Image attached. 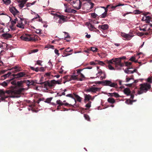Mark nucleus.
Masks as SVG:
<instances>
[{
    "label": "nucleus",
    "mask_w": 152,
    "mask_h": 152,
    "mask_svg": "<svg viewBox=\"0 0 152 152\" xmlns=\"http://www.w3.org/2000/svg\"><path fill=\"white\" fill-rule=\"evenodd\" d=\"M21 89L14 91L7 90L4 91L3 90H0V100L3 101L9 97L11 98H19L20 96L21 93Z\"/></svg>",
    "instance_id": "1"
},
{
    "label": "nucleus",
    "mask_w": 152,
    "mask_h": 152,
    "mask_svg": "<svg viewBox=\"0 0 152 152\" xmlns=\"http://www.w3.org/2000/svg\"><path fill=\"white\" fill-rule=\"evenodd\" d=\"M140 90L138 91L137 94H140L143 92H146L151 88V85L147 83H145L140 85Z\"/></svg>",
    "instance_id": "2"
},
{
    "label": "nucleus",
    "mask_w": 152,
    "mask_h": 152,
    "mask_svg": "<svg viewBox=\"0 0 152 152\" xmlns=\"http://www.w3.org/2000/svg\"><path fill=\"white\" fill-rule=\"evenodd\" d=\"M22 40L26 41H34L37 40V35H30L26 34V35H23L20 37Z\"/></svg>",
    "instance_id": "3"
},
{
    "label": "nucleus",
    "mask_w": 152,
    "mask_h": 152,
    "mask_svg": "<svg viewBox=\"0 0 152 152\" xmlns=\"http://www.w3.org/2000/svg\"><path fill=\"white\" fill-rule=\"evenodd\" d=\"M121 58H117L114 59V64L117 70H120L121 67L124 66V64L121 62Z\"/></svg>",
    "instance_id": "4"
},
{
    "label": "nucleus",
    "mask_w": 152,
    "mask_h": 152,
    "mask_svg": "<svg viewBox=\"0 0 152 152\" xmlns=\"http://www.w3.org/2000/svg\"><path fill=\"white\" fill-rule=\"evenodd\" d=\"M96 77L95 78H99L100 80H102L105 78L106 77V74L105 72L100 70L98 71V72L96 74ZM91 78H95L94 77H91Z\"/></svg>",
    "instance_id": "5"
},
{
    "label": "nucleus",
    "mask_w": 152,
    "mask_h": 152,
    "mask_svg": "<svg viewBox=\"0 0 152 152\" xmlns=\"http://www.w3.org/2000/svg\"><path fill=\"white\" fill-rule=\"evenodd\" d=\"M101 88L91 86L87 89L86 91L88 92L95 93L100 91Z\"/></svg>",
    "instance_id": "6"
},
{
    "label": "nucleus",
    "mask_w": 152,
    "mask_h": 152,
    "mask_svg": "<svg viewBox=\"0 0 152 152\" xmlns=\"http://www.w3.org/2000/svg\"><path fill=\"white\" fill-rule=\"evenodd\" d=\"M102 83L104 85L110 86L111 87H115L117 84L116 83H112L110 80H105L102 81Z\"/></svg>",
    "instance_id": "7"
},
{
    "label": "nucleus",
    "mask_w": 152,
    "mask_h": 152,
    "mask_svg": "<svg viewBox=\"0 0 152 152\" xmlns=\"http://www.w3.org/2000/svg\"><path fill=\"white\" fill-rule=\"evenodd\" d=\"M24 20V18H19L17 21V24L16 25L17 27L23 29L24 28V25L23 23V21Z\"/></svg>",
    "instance_id": "8"
},
{
    "label": "nucleus",
    "mask_w": 152,
    "mask_h": 152,
    "mask_svg": "<svg viewBox=\"0 0 152 152\" xmlns=\"http://www.w3.org/2000/svg\"><path fill=\"white\" fill-rule=\"evenodd\" d=\"M81 3L80 0H77L75 2H73L72 6L74 8L77 10H79L81 8Z\"/></svg>",
    "instance_id": "9"
},
{
    "label": "nucleus",
    "mask_w": 152,
    "mask_h": 152,
    "mask_svg": "<svg viewBox=\"0 0 152 152\" xmlns=\"http://www.w3.org/2000/svg\"><path fill=\"white\" fill-rule=\"evenodd\" d=\"M121 37L126 39L127 40H129L132 39L134 36L133 35H131L130 34H126L125 33L121 32Z\"/></svg>",
    "instance_id": "10"
},
{
    "label": "nucleus",
    "mask_w": 152,
    "mask_h": 152,
    "mask_svg": "<svg viewBox=\"0 0 152 152\" xmlns=\"http://www.w3.org/2000/svg\"><path fill=\"white\" fill-rule=\"evenodd\" d=\"M9 10L10 12L14 16L18 15L19 13V11L14 7H10Z\"/></svg>",
    "instance_id": "11"
},
{
    "label": "nucleus",
    "mask_w": 152,
    "mask_h": 152,
    "mask_svg": "<svg viewBox=\"0 0 152 152\" xmlns=\"http://www.w3.org/2000/svg\"><path fill=\"white\" fill-rule=\"evenodd\" d=\"M59 20L58 23H62L67 21L66 17L63 15H59Z\"/></svg>",
    "instance_id": "12"
},
{
    "label": "nucleus",
    "mask_w": 152,
    "mask_h": 152,
    "mask_svg": "<svg viewBox=\"0 0 152 152\" xmlns=\"http://www.w3.org/2000/svg\"><path fill=\"white\" fill-rule=\"evenodd\" d=\"M26 75V74L24 72H20L16 74H13L12 75L15 78H18L25 77Z\"/></svg>",
    "instance_id": "13"
},
{
    "label": "nucleus",
    "mask_w": 152,
    "mask_h": 152,
    "mask_svg": "<svg viewBox=\"0 0 152 152\" xmlns=\"http://www.w3.org/2000/svg\"><path fill=\"white\" fill-rule=\"evenodd\" d=\"M150 29V26L148 25H145L140 28V30L145 31H148Z\"/></svg>",
    "instance_id": "14"
},
{
    "label": "nucleus",
    "mask_w": 152,
    "mask_h": 152,
    "mask_svg": "<svg viewBox=\"0 0 152 152\" xmlns=\"http://www.w3.org/2000/svg\"><path fill=\"white\" fill-rule=\"evenodd\" d=\"M96 96H95L93 97H92L90 94H85L84 96V100L85 101H89L90 100H93L94 99V97Z\"/></svg>",
    "instance_id": "15"
},
{
    "label": "nucleus",
    "mask_w": 152,
    "mask_h": 152,
    "mask_svg": "<svg viewBox=\"0 0 152 152\" xmlns=\"http://www.w3.org/2000/svg\"><path fill=\"white\" fill-rule=\"evenodd\" d=\"M18 20V18H16L14 20H12L10 21V23L11 24V25L10 26V28L11 29H13V26L15 25V24L17 22Z\"/></svg>",
    "instance_id": "16"
},
{
    "label": "nucleus",
    "mask_w": 152,
    "mask_h": 152,
    "mask_svg": "<svg viewBox=\"0 0 152 152\" xmlns=\"http://www.w3.org/2000/svg\"><path fill=\"white\" fill-rule=\"evenodd\" d=\"M64 12H68V13H75L76 12V11L73 9H71L70 7H66V9H65L64 10Z\"/></svg>",
    "instance_id": "17"
},
{
    "label": "nucleus",
    "mask_w": 152,
    "mask_h": 152,
    "mask_svg": "<svg viewBox=\"0 0 152 152\" xmlns=\"http://www.w3.org/2000/svg\"><path fill=\"white\" fill-rule=\"evenodd\" d=\"M27 1V0H19L18 1L20 4H19V8L21 9L24 6V4L26 3Z\"/></svg>",
    "instance_id": "18"
},
{
    "label": "nucleus",
    "mask_w": 152,
    "mask_h": 152,
    "mask_svg": "<svg viewBox=\"0 0 152 152\" xmlns=\"http://www.w3.org/2000/svg\"><path fill=\"white\" fill-rule=\"evenodd\" d=\"M11 70H14L13 71L14 73H15L22 70L21 68L19 66H16L11 68Z\"/></svg>",
    "instance_id": "19"
},
{
    "label": "nucleus",
    "mask_w": 152,
    "mask_h": 152,
    "mask_svg": "<svg viewBox=\"0 0 152 152\" xmlns=\"http://www.w3.org/2000/svg\"><path fill=\"white\" fill-rule=\"evenodd\" d=\"M151 19V17L149 16H144L142 19V20L145 21L147 23H149Z\"/></svg>",
    "instance_id": "20"
},
{
    "label": "nucleus",
    "mask_w": 152,
    "mask_h": 152,
    "mask_svg": "<svg viewBox=\"0 0 152 152\" xmlns=\"http://www.w3.org/2000/svg\"><path fill=\"white\" fill-rule=\"evenodd\" d=\"M56 103L57 104H58L59 106H62L64 105L65 106H67L68 105H70L67 103H64L63 102H61L60 100H57L56 101Z\"/></svg>",
    "instance_id": "21"
},
{
    "label": "nucleus",
    "mask_w": 152,
    "mask_h": 152,
    "mask_svg": "<svg viewBox=\"0 0 152 152\" xmlns=\"http://www.w3.org/2000/svg\"><path fill=\"white\" fill-rule=\"evenodd\" d=\"M108 25L107 24H105L102 25H99L98 27L99 29H102L103 30H105L108 28Z\"/></svg>",
    "instance_id": "22"
},
{
    "label": "nucleus",
    "mask_w": 152,
    "mask_h": 152,
    "mask_svg": "<svg viewBox=\"0 0 152 152\" xmlns=\"http://www.w3.org/2000/svg\"><path fill=\"white\" fill-rule=\"evenodd\" d=\"M2 36L4 37V39H8L10 38H11L12 37V36L11 34L9 33H4L2 34Z\"/></svg>",
    "instance_id": "23"
},
{
    "label": "nucleus",
    "mask_w": 152,
    "mask_h": 152,
    "mask_svg": "<svg viewBox=\"0 0 152 152\" xmlns=\"http://www.w3.org/2000/svg\"><path fill=\"white\" fill-rule=\"evenodd\" d=\"M137 70L136 69H134L133 70H129V69H125L124 70L125 73L127 74H131L133 73L134 72H136Z\"/></svg>",
    "instance_id": "24"
},
{
    "label": "nucleus",
    "mask_w": 152,
    "mask_h": 152,
    "mask_svg": "<svg viewBox=\"0 0 152 152\" xmlns=\"http://www.w3.org/2000/svg\"><path fill=\"white\" fill-rule=\"evenodd\" d=\"M24 83L27 84L28 86L33 85L34 84V82L32 80L30 81V80H24Z\"/></svg>",
    "instance_id": "25"
},
{
    "label": "nucleus",
    "mask_w": 152,
    "mask_h": 152,
    "mask_svg": "<svg viewBox=\"0 0 152 152\" xmlns=\"http://www.w3.org/2000/svg\"><path fill=\"white\" fill-rule=\"evenodd\" d=\"M108 9H105V12L103 13L100 16V17L101 18H104L107 16V12Z\"/></svg>",
    "instance_id": "26"
},
{
    "label": "nucleus",
    "mask_w": 152,
    "mask_h": 152,
    "mask_svg": "<svg viewBox=\"0 0 152 152\" xmlns=\"http://www.w3.org/2000/svg\"><path fill=\"white\" fill-rule=\"evenodd\" d=\"M124 94L128 96L130 95L131 92L130 89L128 88H125L124 91Z\"/></svg>",
    "instance_id": "27"
},
{
    "label": "nucleus",
    "mask_w": 152,
    "mask_h": 152,
    "mask_svg": "<svg viewBox=\"0 0 152 152\" xmlns=\"http://www.w3.org/2000/svg\"><path fill=\"white\" fill-rule=\"evenodd\" d=\"M87 26L89 29L91 31H93L94 29H96L94 26L90 23H88Z\"/></svg>",
    "instance_id": "28"
},
{
    "label": "nucleus",
    "mask_w": 152,
    "mask_h": 152,
    "mask_svg": "<svg viewBox=\"0 0 152 152\" xmlns=\"http://www.w3.org/2000/svg\"><path fill=\"white\" fill-rule=\"evenodd\" d=\"M107 101L109 103L111 104H113L115 102V100L112 97H110L108 98Z\"/></svg>",
    "instance_id": "29"
},
{
    "label": "nucleus",
    "mask_w": 152,
    "mask_h": 152,
    "mask_svg": "<svg viewBox=\"0 0 152 152\" xmlns=\"http://www.w3.org/2000/svg\"><path fill=\"white\" fill-rule=\"evenodd\" d=\"M74 95L77 101H78L80 102H81L82 98L81 97L76 94H74Z\"/></svg>",
    "instance_id": "30"
},
{
    "label": "nucleus",
    "mask_w": 152,
    "mask_h": 152,
    "mask_svg": "<svg viewBox=\"0 0 152 152\" xmlns=\"http://www.w3.org/2000/svg\"><path fill=\"white\" fill-rule=\"evenodd\" d=\"M64 78L66 80V81L64 82V83L67 81H69L71 80L70 76L67 75L65 76L64 77Z\"/></svg>",
    "instance_id": "31"
},
{
    "label": "nucleus",
    "mask_w": 152,
    "mask_h": 152,
    "mask_svg": "<svg viewBox=\"0 0 152 152\" xmlns=\"http://www.w3.org/2000/svg\"><path fill=\"white\" fill-rule=\"evenodd\" d=\"M11 74V73L10 72H8L7 74H5L2 76V79H6L9 76H10Z\"/></svg>",
    "instance_id": "32"
},
{
    "label": "nucleus",
    "mask_w": 152,
    "mask_h": 152,
    "mask_svg": "<svg viewBox=\"0 0 152 152\" xmlns=\"http://www.w3.org/2000/svg\"><path fill=\"white\" fill-rule=\"evenodd\" d=\"M144 56V55L142 53H140L136 54V57L137 58V59H139L140 57H142Z\"/></svg>",
    "instance_id": "33"
},
{
    "label": "nucleus",
    "mask_w": 152,
    "mask_h": 152,
    "mask_svg": "<svg viewBox=\"0 0 152 152\" xmlns=\"http://www.w3.org/2000/svg\"><path fill=\"white\" fill-rule=\"evenodd\" d=\"M24 83V81L23 80H21L19 81H18L17 83V84L18 86H22V85Z\"/></svg>",
    "instance_id": "34"
},
{
    "label": "nucleus",
    "mask_w": 152,
    "mask_h": 152,
    "mask_svg": "<svg viewBox=\"0 0 152 152\" xmlns=\"http://www.w3.org/2000/svg\"><path fill=\"white\" fill-rule=\"evenodd\" d=\"M94 5V4L91 2L89 3L88 4H87V7H89L90 9H91L93 8Z\"/></svg>",
    "instance_id": "35"
},
{
    "label": "nucleus",
    "mask_w": 152,
    "mask_h": 152,
    "mask_svg": "<svg viewBox=\"0 0 152 152\" xmlns=\"http://www.w3.org/2000/svg\"><path fill=\"white\" fill-rule=\"evenodd\" d=\"M50 14L54 16L53 18H55L58 16V15L55 12H51L50 13Z\"/></svg>",
    "instance_id": "36"
},
{
    "label": "nucleus",
    "mask_w": 152,
    "mask_h": 152,
    "mask_svg": "<svg viewBox=\"0 0 152 152\" xmlns=\"http://www.w3.org/2000/svg\"><path fill=\"white\" fill-rule=\"evenodd\" d=\"M4 4L7 5L10 4L11 3L10 0H2Z\"/></svg>",
    "instance_id": "37"
},
{
    "label": "nucleus",
    "mask_w": 152,
    "mask_h": 152,
    "mask_svg": "<svg viewBox=\"0 0 152 152\" xmlns=\"http://www.w3.org/2000/svg\"><path fill=\"white\" fill-rule=\"evenodd\" d=\"M35 2V1H34L32 3L28 2L26 4V7H30L31 6L34 4Z\"/></svg>",
    "instance_id": "38"
},
{
    "label": "nucleus",
    "mask_w": 152,
    "mask_h": 152,
    "mask_svg": "<svg viewBox=\"0 0 152 152\" xmlns=\"http://www.w3.org/2000/svg\"><path fill=\"white\" fill-rule=\"evenodd\" d=\"M107 63L109 64H114V59L113 58L111 60L107 61Z\"/></svg>",
    "instance_id": "39"
},
{
    "label": "nucleus",
    "mask_w": 152,
    "mask_h": 152,
    "mask_svg": "<svg viewBox=\"0 0 152 152\" xmlns=\"http://www.w3.org/2000/svg\"><path fill=\"white\" fill-rule=\"evenodd\" d=\"M54 80H51L50 82H49L48 87H52L54 85Z\"/></svg>",
    "instance_id": "40"
},
{
    "label": "nucleus",
    "mask_w": 152,
    "mask_h": 152,
    "mask_svg": "<svg viewBox=\"0 0 152 152\" xmlns=\"http://www.w3.org/2000/svg\"><path fill=\"white\" fill-rule=\"evenodd\" d=\"M70 77L71 79V80H76L77 79L76 76L75 75H72L70 76Z\"/></svg>",
    "instance_id": "41"
},
{
    "label": "nucleus",
    "mask_w": 152,
    "mask_h": 152,
    "mask_svg": "<svg viewBox=\"0 0 152 152\" xmlns=\"http://www.w3.org/2000/svg\"><path fill=\"white\" fill-rule=\"evenodd\" d=\"M37 18H38V20L39 21H42V19L40 18L39 16L37 14H36V16H35L34 18H33V19H32L33 20L34 19Z\"/></svg>",
    "instance_id": "42"
},
{
    "label": "nucleus",
    "mask_w": 152,
    "mask_h": 152,
    "mask_svg": "<svg viewBox=\"0 0 152 152\" xmlns=\"http://www.w3.org/2000/svg\"><path fill=\"white\" fill-rule=\"evenodd\" d=\"M124 4H118L117 5H116L115 6H113L112 7V8L115 9L116 7H118V6H124Z\"/></svg>",
    "instance_id": "43"
},
{
    "label": "nucleus",
    "mask_w": 152,
    "mask_h": 152,
    "mask_svg": "<svg viewBox=\"0 0 152 152\" xmlns=\"http://www.w3.org/2000/svg\"><path fill=\"white\" fill-rule=\"evenodd\" d=\"M84 117L86 120L88 121H90V118L88 115L86 114H84Z\"/></svg>",
    "instance_id": "44"
},
{
    "label": "nucleus",
    "mask_w": 152,
    "mask_h": 152,
    "mask_svg": "<svg viewBox=\"0 0 152 152\" xmlns=\"http://www.w3.org/2000/svg\"><path fill=\"white\" fill-rule=\"evenodd\" d=\"M91 50L93 52H96L97 51L98 49L96 47H91Z\"/></svg>",
    "instance_id": "45"
},
{
    "label": "nucleus",
    "mask_w": 152,
    "mask_h": 152,
    "mask_svg": "<svg viewBox=\"0 0 152 152\" xmlns=\"http://www.w3.org/2000/svg\"><path fill=\"white\" fill-rule=\"evenodd\" d=\"M52 99V98H50L47 99L45 101V102L47 103H50Z\"/></svg>",
    "instance_id": "46"
},
{
    "label": "nucleus",
    "mask_w": 152,
    "mask_h": 152,
    "mask_svg": "<svg viewBox=\"0 0 152 152\" xmlns=\"http://www.w3.org/2000/svg\"><path fill=\"white\" fill-rule=\"evenodd\" d=\"M108 69L110 70H114L115 68L112 66L111 64H109L108 66Z\"/></svg>",
    "instance_id": "47"
},
{
    "label": "nucleus",
    "mask_w": 152,
    "mask_h": 152,
    "mask_svg": "<svg viewBox=\"0 0 152 152\" xmlns=\"http://www.w3.org/2000/svg\"><path fill=\"white\" fill-rule=\"evenodd\" d=\"M73 50L72 49L70 48L69 47L66 48L65 50V51L67 52H69L72 51Z\"/></svg>",
    "instance_id": "48"
},
{
    "label": "nucleus",
    "mask_w": 152,
    "mask_h": 152,
    "mask_svg": "<svg viewBox=\"0 0 152 152\" xmlns=\"http://www.w3.org/2000/svg\"><path fill=\"white\" fill-rule=\"evenodd\" d=\"M61 80H59L57 81H55L54 80V84H59L61 83Z\"/></svg>",
    "instance_id": "49"
},
{
    "label": "nucleus",
    "mask_w": 152,
    "mask_h": 152,
    "mask_svg": "<svg viewBox=\"0 0 152 152\" xmlns=\"http://www.w3.org/2000/svg\"><path fill=\"white\" fill-rule=\"evenodd\" d=\"M91 102H89L86 105V107L87 108H89L91 107Z\"/></svg>",
    "instance_id": "50"
},
{
    "label": "nucleus",
    "mask_w": 152,
    "mask_h": 152,
    "mask_svg": "<svg viewBox=\"0 0 152 152\" xmlns=\"http://www.w3.org/2000/svg\"><path fill=\"white\" fill-rule=\"evenodd\" d=\"M125 63L126 66H129L130 65L132 64L131 62L129 61L126 62Z\"/></svg>",
    "instance_id": "51"
},
{
    "label": "nucleus",
    "mask_w": 152,
    "mask_h": 152,
    "mask_svg": "<svg viewBox=\"0 0 152 152\" xmlns=\"http://www.w3.org/2000/svg\"><path fill=\"white\" fill-rule=\"evenodd\" d=\"M133 76H132L131 78L127 77H126V82H129V80H131V79H133Z\"/></svg>",
    "instance_id": "52"
},
{
    "label": "nucleus",
    "mask_w": 152,
    "mask_h": 152,
    "mask_svg": "<svg viewBox=\"0 0 152 152\" xmlns=\"http://www.w3.org/2000/svg\"><path fill=\"white\" fill-rule=\"evenodd\" d=\"M42 61L41 60H38L37 61V64L40 66H42L41 63H42Z\"/></svg>",
    "instance_id": "53"
},
{
    "label": "nucleus",
    "mask_w": 152,
    "mask_h": 152,
    "mask_svg": "<svg viewBox=\"0 0 152 152\" xmlns=\"http://www.w3.org/2000/svg\"><path fill=\"white\" fill-rule=\"evenodd\" d=\"M1 84L3 86H5L7 85V83L6 81H4L3 83H1Z\"/></svg>",
    "instance_id": "54"
},
{
    "label": "nucleus",
    "mask_w": 152,
    "mask_h": 152,
    "mask_svg": "<svg viewBox=\"0 0 152 152\" xmlns=\"http://www.w3.org/2000/svg\"><path fill=\"white\" fill-rule=\"evenodd\" d=\"M66 96L67 97H70L72 98L73 99H74V100H75V102H76V100H75V99L74 98H73V97H72V95L71 94H68L66 95Z\"/></svg>",
    "instance_id": "55"
},
{
    "label": "nucleus",
    "mask_w": 152,
    "mask_h": 152,
    "mask_svg": "<svg viewBox=\"0 0 152 152\" xmlns=\"http://www.w3.org/2000/svg\"><path fill=\"white\" fill-rule=\"evenodd\" d=\"M136 56H132L130 58V60L132 61H134V60L136 59Z\"/></svg>",
    "instance_id": "56"
},
{
    "label": "nucleus",
    "mask_w": 152,
    "mask_h": 152,
    "mask_svg": "<svg viewBox=\"0 0 152 152\" xmlns=\"http://www.w3.org/2000/svg\"><path fill=\"white\" fill-rule=\"evenodd\" d=\"M44 85L45 87L47 88V87H48L49 82H46L44 83Z\"/></svg>",
    "instance_id": "57"
},
{
    "label": "nucleus",
    "mask_w": 152,
    "mask_h": 152,
    "mask_svg": "<svg viewBox=\"0 0 152 152\" xmlns=\"http://www.w3.org/2000/svg\"><path fill=\"white\" fill-rule=\"evenodd\" d=\"M55 53L58 56H59V53H58V50L57 49H55L54 50Z\"/></svg>",
    "instance_id": "58"
},
{
    "label": "nucleus",
    "mask_w": 152,
    "mask_h": 152,
    "mask_svg": "<svg viewBox=\"0 0 152 152\" xmlns=\"http://www.w3.org/2000/svg\"><path fill=\"white\" fill-rule=\"evenodd\" d=\"M91 16L92 17L95 18L96 17L97 15L94 13H93L91 14Z\"/></svg>",
    "instance_id": "59"
},
{
    "label": "nucleus",
    "mask_w": 152,
    "mask_h": 152,
    "mask_svg": "<svg viewBox=\"0 0 152 152\" xmlns=\"http://www.w3.org/2000/svg\"><path fill=\"white\" fill-rule=\"evenodd\" d=\"M114 96L118 98L120 97V95L117 93H114Z\"/></svg>",
    "instance_id": "60"
},
{
    "label": "nucleus",
    "mask_w": 152,
    "mask_h": 152,
    "mask_svg": "<svg viewBox=\"0 0 152 152\" xmlns=\"http://www.w3.org/2000/svg\"><path fill=\"white\" fill-rule=\"evenodd\" d=\"M45 71L44 68L43 67H41L39 68V71L41 72H44Z\"/></svg>",
    "instance_id": "61"
},
{
    "label": "nucleus",
    "mask_w": 152,
    "mask_h": 152,
    "mask_svg": "<svg viewBox=\"0 0 152 152\" xmlns=\"http://www.w3.org/2000/svg\"><path fill=\"white\" fill-rule=\"evenodd\" d=\"M38 51V50L37 49L32 50H31V53H35L37 52Z\"/></svg>",
    "instance_id": "62"
},
{
    "label": "nucleus",
    "mask_w": 152,
    "mask_h": 152,
    "mask_svg": "<svg viewBox=\"0 0 152 152\" xmlns=\"http://www.w3.org/2000/svg\"><path fill=\"white\" fill-rule=\"evenodd\" d=\"M64 33H65V35L64 36V37H65L66 38V37H69V35L68 34V33H67L65 32H64Z\"/></svg>",
    "instance_id": "63"
},
{
    "label": "nucleus",
    "mask_w": 152,
    "mask_h": 152,
    "mask_svg": "<svg viewBox=\"0 0 152 152\" xmlns=\"http://www.w3.org/2000/svg\"><path fill=\"white\" fill-rule=\"evenodd\" d=\"M41 30L40 29H37L36 31V32L37 33H39L41 32Z\"/></svg>",
    "instance_id": "64"
}]
</instances>
